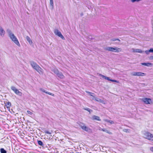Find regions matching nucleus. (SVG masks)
Returning <instances> with one entry per match:
<instances>
[{
  "instance_id": "obj_27",
  "label": "nucleus",
  "mask_w": 153,
  "mask_h": 153,
  "mask_svg": "<svg viewBox=\"0 0 153 153\" xmlns=\"http://www.w3.org/2000/svg\"><path fill=\"white\" fill-rule=\"evenodd\" d=\"M44 133H45L46 134H51V132H50L49 131H47L46 130H44Z\"/></svg>"
},
{
  "instance_id": "obj_3",
  "label": "nucleus",
  "mask_w": 153,
  "mask_h": 153,
  "mask_svg": "<svg viewBox=\"0 0 153 153\" xmlns=\"http://www.w3.org/2000/svg\"><path fill=\"white\" fill-rule=\"evenodd\" d=\"M105 49L109 51L117 53L121 52L122 51V49L121 48L117 47H106L105 48Z\"/></svg>"
},
{
  "instance_id": "obj_31",
  "label": "nucleus",
  "mask_w": 153,
  "mask_h": 153,
  "mask_svg": "<svg viewBox=\"0 0 153 153\" xmlns=\"http://www.w3.org/2000/svg\"><path fill=\"white\" fill-rule=\"evenodd\" d=\"M46 93L47 94H49L50 95H52V96H53L54 95V94H52V93H51L50 92H48V91L46 92Z\"/></svg>"
},
{
  "instance_id": "obj_2",
  "label": "nucleus",
  "mask_w": 153,
  "mask_h": 153,
  "mask_svg": "<svg viewBox=\"0 0 153 153\" xmlns=\"http://www.w3.org/2000/svg\"><path fill=\"white\" fill-rule=\"evenodd\" d=\"M143 135L145 138L153 141V134L149 132L145 131L143 133Z\"/></svg>"
},
{
  "instance_id": "obj_19",
  "label": "nucleus",
  "mask_w": 153,
  "mask_h": 153,
  "mask_svg": "<svg viewBox=\"0 0 153 153\" xmlns=\"http://www.w3.org/2000/svg\"><path fill=\"white\" fill-rule=\"evenodd\" d=\"M7 32L9 34V37L10 36H11L13 34L12 33L11 30L9 29H7Z\"/></svg>"
},
{
  "instance_id": "obj_13",
  "label": "nucleus",
  "mask_w": 153,
  "mask_h": 153,
  "mask_svg": "<svg viewBox=\"0 0 153 153\" xmlns=\"http://www.w3.org/2000/svg\"><path fill=\"white\" fill-rule=\"evenodd\" d=\"M141 64L147 67L151 66L152 65V64L150 62H143L141 63Z\"/></svg>"
},
{
  "instance_id": "obj_34",
  "label": "nucleus",
  "mask_w": 153,
  "mask_h": 153,
  "mask_svg": "<svg viewBox=\"0 0 153 153\" xmlns=\"http://www.w3.org/2000/svg\"><path fill=\"white\" fill-rule=\"evenodd\" d=\"M109 123H110L111 124H113L114 123V122L113 121L110 120Z\"/></svg>"
},
{
  "instance_id": "obj_37",
  "label": "nucleus",
  "mask_w": 153,
  "mask_h": 153,
  "mask_svg": "<svg viewBox=\"0 0 153 153\" xmlns=\"http://www.w3.org/2000/svg\"><path fill=\"white\" fill-rule=\"evenodd\" d=\"M104 121L105 122L109 123L110 120L108 119H105V120Z\"/></svg>"
},
{
  "instance_id": "obj_14",
  "label": "nucleus",
  "mask_w": 153,
  "mask_h": 153,
  "mask_svg": "<svg viewBox=\"0 0 153 153\" xmlns=\"http://www.w3.org/2000/svg\"><path fill=\"white\" fill-rule=\"evenodd\" d=\"M92 118L93 120H95L98 121L101 120V119H100V117L96 115L93 116L92 117Z\"/></svg>"
},
{
  "instance_id": "obj_25",
  "label": "nucleus",
  "mask_w": 153,
  "mask_h": 153,
  "mask_svg": "<svg viewBox=\"0 0 153 153\" xmlns=\"http://www.w3.org/2000/svg\"><path fill=\"white\" fill-rule=\"evenodd\" d=\"M111 40L112 41H120V40L116 38H113L111 39Z\"/></svg>"
},
{
  "instance_id": "obj_18",
  "label": "nucleus",
  "mask_w": 153,
  "mask_h": 153,
  "mask_svg": "<svg viewBox=\"0 0 153 153\" xmlns=\"http://www.w3.org/2000/svg\"><path fill=\"white\" fill-rule=\"evenodd\" d=\"M57 75L61 79H63L64 77V76L60 72H59Z\"/></svg>"
},
{
  "instance_id": "obj_33",
  "label": "nucleus",
  "mask_w": 153,
  "mask_h": 153,
  "mask_svg": "<svg viewBox=\"0 0 153 153\" xmlns=\"http://www.w3.org/2000/svg\"><path fill=\"white\" fill-rule=\"evenodd\" d=\"M149 51L151 53H153V48H151L149 49Z\"/></svg>"
},
{
  "instance_id": "obj_42",
  "label": "nucleus",
  "mask_w": 153,
  "mask_h": 153,
  "mask_svg": "<svg viewBox=\"0 0 153 153\" xmlns=\"http://www.w3.org/2000/svg\"><path fill=\"white\" fill-rule=\"evenodd\" d=\"M89 38L91 39H92V38L91 37V38H90V36L89 37Z\"/></svg>"
},
{
  "instance_id": "obj_30",
  "label": "nucleus",
  "mask_w": 153,
  "mask_h": 153,
  "mask_svg": "<svg viewBox=\"0 0 153 153\" xmlns=\"http://www.w3.org/2000/svg\"><path fill=\"white\" fill-rule=\"evenodd\" d=\"M40 91H42V92H44V93H46V92L47 91H45V90L44 89H43L42 88H40Z\"/></svg>"
},
{
  "instance_id": "obj_21",
  "label": "nucleus",
  "mask_w": 153,
  "mask_h": 153,
  "mask_svg": "<svg viewBox=\"0 0 153 153\" xmlns=\"http://www.w3.org/2000/svg\"><path fill=\"white\" fill-rule=\"evenodd\" d=\"M123 131L126 133H129L130 132V130L129 129H123Z\"/></svg>"
},
{
  "instance_id": "obj_22",
  "label": "nucleus",
  "mask_w": 153,
  "mask_h": 153,
  "mask_svg": "<svg viewBox=\"0 0 153 153\" xmlns=\"http://www.w3.org/2000/svg\"><path fill=\"white\" fill-rule=\"evenodd\" d=\"M11 104L10 102H7L6 103L7 107V108L10 107L11 106Z\"/></svg>"
},
{
  "instance_id": "obj_39",
  "label": "nucleus",
  "mask_w": 153,
  "mask_h": 153,
  "mask_svg": "<svg viewBox=\"0 0 153 153\" xmlns=\"http://www.w3.org/2000/svg\"><path fill=\"white\" fill-rule=\"evenodd\" d=\"M150 59H153V56H152L150 57Z\"/></svg>"
},
{
  "instance_id": "obj_38",
  "label": "nucleus",
  "mask_w": 153,
  "mask_h": 153,
  "mask_svg": "<svg viewBox=\"0 0 153 153\" xmlns=\"http://www.w3.org/2000/svg\"><path fill=\"white\" fill-rule=\"evenodd\" d=\"M150 150L153 152V147H151L150 148Z\"/></svg>"
},
{
  "instance_id": "obj_17",
  "label": "nucleus",
  "mask_w": 153,
  "mask_h": 153,
  "mask_svg": "<svg viewBox=\"0 0 153 153\" xmlns=\"http://www.w3.org/2000/svg\"><path fill=\"white\" fill-rule=\"evenodd\" d=\"M26 39L27 41L29 42L30 45H31L33 43V42L29 37L28 36H27L26 37Z\"/></svg>"
},
{
  "instance_id": "obj_12",
  "label": "nucleus",
  "mask_w": 153,
  "mask_h": 153,
  "mask_svg": "<svg viewBox=\"0 0 153 153\" xmlns=\"http://www.w3.org/2000/svg\"><path fill=\"white\" fill-rule=\"evenodd\" d=\"M94 100L97 101L101 103L102 104H105V102L103 100H102L97 97H95Z\"/></svg>"
},
{
  "instance_id": "obj_1",
  "label": "nucleus",
  "mask_w": 153,
  "mask_h": 153,
  "mask_svg": "<svg viewBox=\"0 0 153 153\" xmlns=\"http://www.w3.org/2000/svg\"><path fill=\"white\" fill-rule=\"evenodd\" d=\"M30 62L33 68L36 71L40 74H43V70L36 62L33 61H30Z\"/></svg>"
},
{
  "instance_id": "obj_10",
  "label": "nucleus",
  "mask_w": 153,
  "mask_h": 153,
  "mask_svg": "<svg viewBox=\"0 0 153 153\" xmlns=\"http://www.w3.org/2000/svg\"><path fill=\"white\" fill-rule=\"evenodd\" d=\"M143 101L145 103L147 104H150L152 102V100L151 99L146 98L143 99Z\"/></svg>"
},
{
  "instance_id": "obj_20",
  "label": "nucleus",
  "mask_w": 153,
  "mask_h": 153,
  "mask_svg": "<svg viewBox=\"0 0 153 153\" xmlns=\"http://www.w3.org/2000/svg\"><path fill=\"white\" fill-rule=\"evenodd\" d=\"M0 150L1 153H7V151L4 148H1Z\"/></svg>"
},
{
  "instance_id": "obj_24",
  "label": "nucleus",
  "mask_w": 153,
  "mask_h": 153,
  "mask_svg": "<svg viewBox=\"0 0 153 153\" xmlns=\"http://www.w3.org/2000/svg\"><path fill=\"white\" fill-rule=\"evenodd\" d=\"M50 0V4L51 6L52 7V8H53V0Z\"/></svg>"
},
{
  "instance_id": "obj_23",
  "label": "nucleus",
  "mask_w": 153,
  "mask_h": 153,
  "mask_svg": "<svg viewBox=\"0 0 153 153\" xmlns=\"http://www.w3.org/2000/svg\"><path fill=\"white\" fill-rule=\"evenodd\" d=\"M102 130L103 131H104V132H105L108 134H111V132H110L109 131L106 130V129H102Z\"/></svg>"
},
{
  "instance_id": "obj_5",
  "label": "nucleus",
  "mask_w": 153,
  "mask_h": 153,
  "mask_svg": "<svg viewBox=\"0 0 153 153\" xmlns=\"http://www.w3.org/2000/svg\"><path fill=\"white\" fill-rule=\"evenodd\" d=\"M79 126L83 130L88 132L91 131V129L85 126L84 124L81 123L79 124Z\"/></svg>"
},
{
  "instance_id": "obj_41",
  "label": "nucleus",
  "mask_w": 153,
  "mask_h": 153,
  "mask_svg": "<svg viewBox=\"0 0 153 153\" xmlns=\"http://www.w3.org/2000/svg\"><path fill=\"white\" fill-rule=\"evenodd\" d=\"M28 2L29 3H31V0H28Z\"/></svg>"
},
{
  "instance_id": "obj_28",
  "label": "nucleus",
  "mask_w": 153,
  "mask_h": 153,
  "mask_svg": "<svg viewBox=\"0 0 153 153\" xmlns=\"http://www.w3.org/2000/svg\"><path fill=\"white\" fill-rule=\"evenodd\" d=\"M84 109L88 111V112H90L91 111H92L90 109L88 108H84Z\"/></svg>"
},
{
  "instance_id": "obj_7",
  "label": "nucleus",
  "mask_w": 153,
  "mask_h": 153,
  "mask_svg": "<svg viewBox=\"0 0 153 153\" xmlns=\"http://www.w3.org/2000/svg\"><path fill=\"white\" fill-rule=\"evenodd\" d=\"M54 33L55 34L61 38L63 40H65V38L61 34V32L59 31L58 29H56L54 30Z\"/></svg>"
},
{
  "instance_id": "obj_6",
  "label": "nucleus",
  "mask_w": 153,
  "mask_h": 153,
  "mask_svg": "<svg viewBox=\"0 0 153 153\" xmlns=\"http://www.w3.org/2000/svg\"><path fill=\"white\" fill-rule=\"evenodd\" d=\"M131 75L133 76H144L146 75V74L141 72H133L131 73Z\"/></svg>"
},
{
  "instance_id": "obj_9",
  "label": "nucleus",
  "mask_w": 153,
  "mask_h": 153,
  "mask_svg": "<svg viewBox=\"0 0 153 153\" xmlns=\"http://www.w3.org/2000/svg\"><path fill=\"white\" fill-rule=\"evenodd\" d=\"M99 76H101L102 78H104L105 79L107 80L108 81H111L112 82H116L117 83H119V81H118L110 79L109 77L103 75H102V74H100Z\"/></svg>"
},
{
  "instance_id": "obj_8",
  "label": "nucleus",
  "mask_w": 153,
  "mask_h": 153,
  "mask_svg": "<svg viewBox=\"0 0 153 153\" xmlns=\"http://www.w3.org/2000/svg\"><path fill=\"white\" fill-rule=\"evenodd\" d=\"M11 89L13 90L14 93L17 95L20 96H21L22 95V93L19 91L15 87L13 86H12L11 87Z\"/></svg>"
},
{
  "instance_id": "obj_43",
  "label": "nucleus",
  "mask_w": 153,
  "mask_h": 153,
  "mask_svg": "<svg viewBox=\"0 0 153 153\" xmlns=\"http://www.w3.org/2000/svg\"><path fill=\"white\" fill-rule=\"evenodd\" d=\"M73 153V152H70V153Z\"/></svg>"
},
{
  "instance_id": "obj_36",
  "label": "nucleus",
  "mask_w": 153,
  "mask_h": 153,
  "mask_svg": "<svg viewBox=\"0 0 153 153\" xmlns=\"http://www.w3.org/2000/svg\"><path fill=\"white\" fill-rule=\"evenodd\" d=\"M104 121L105 122L109 123L110 120L108 119H105V120Z\"/></svg>"
},
{
  "instance_id": "obj_32",
  "label": "nucleus",
  "mask_w": 153,
  "mask_h": 153,
  "mask_svg": "<svg viewBox=\"0 0 153 153\" xmlns=\"http://www.w3.org/2000/svg\"><path fill=\"white\" fill-rule=\"evenodd\" d=\"M145 52L147 54H149V52H150V51H149V50L146 51Z\"/></svg>"
},
{
  "instance_id": "obj_40",
  "label": "nucleus",
  "mask_w": 153,
  "mask_h": 153,
  "mask_svg": "<svg viewBox=\"0 0 153 153\" xmlns=\"http://www.w3.org/2000/svg\"><path fill=\"white\" fill-rule=\"evenodd\" d=\"M83 13H80V16H83Z\"/></svg>"
},
{
  "instance_id": "obj_15",
  "label": "nucleus",
  "mask_w": 153,
  "mask_h": 153,
  "mask_svg": "<svg viewBox=\"0 0 153 153\" xmlns=\"http://www.w3.org/2000/svg\"><path fill=\"white\" fill-rule=\"evenodd\" d=\"M132 50L133 51V52H137L141 53L143 52L141 50L139 49H134V48H132Z\"/></svg>"
},
{
  "instance_id": "obj_4",
  "label": "nucleus",
  "mask_w": 153,
  "mask_h": 153,
  "mask_svg": "<svg viewBox=\"0 0 153 153\" xmlns=\"http://www.w3.org/2000/svg\"><path fill=\"white\" fill-rule=\"evenodd\" d=\"M11 39L18 46L20 47V45L16 37L15 36L14 34L12 35L10 37Z\"/></svg>"
},
{
  "instance_id": "obj_11",
  "label": "nucleus",
  "mask_w": 153,
  "mask_h": 153,
  "mask_svg": "<svg viewBox=\"0 0 153 153\" xmlns=\"http://www.w3.org/2000/svg\"><path fill=\"white\" fill-rule=\"evenodd\" d=\"M5 31L3 27L0 26V35L1 36L3 37L4 36L5 34Z\"/></svg>"
},
{
  "instance_id": "obj_29",
  "label": "nucleus",
  "mask_w": 153,
  "mask_h": 153,
  "mask_svg": "<svg viewBox=\"0 0 153 153\" xmlns=\"http://www.w3.org/2000/svg\"><path fill=\"white\" fill-rule=\"evenodd\" d=\"M86 92L88 93V94H90V96H92V97H94L93 95H92V94H94L93 93H91V92H90L88 91H86Z\"/></svg>"
},
{
  "instance_id": "obj_26",
  "label": "nucleus",
  "mask_w": 153,
  "mask_h": 153,
  "mask_svg": "<svg viewBox=\"0 0 153 153\" xmlns=\"http://www.w3.org/2000/svg\"><path fill=\"white\" fill-rule=\"evenodd\" d=\"M53 71L54 72V73L55 74H56V75H57L58 73L59 72L58 70L57 69H54L53 70Z\"/></svg>"
},
{
  "instance_id": "obj_35",
  "label": "nucleus",
  "mask_w": 153,
  "mask_h": 153,
  "mask_svg": "<svg viewBox=\"0 0 153 153\" xmlns=\"http://www.w3.org/2000/svg\"><path fill=\"white\" fill-rule=\"evenodd\" d=\"M27 112L28 114H32V113L29 111H27Z\"/></svg>"
},
{
  "instance_id": "obj_16",
  "label": "nucleus",
  "mask_w": 153,
  "mask_h": 153,
  "mask_svg": "<svg viewBox=\"0 0 153 153\" xmlns=\"http://www.w3.org/2000/svg\"><path fill=\"white\" fill-rule=\"evenodd\" d=\"M37 142L39 146H41L43 147H44L45 145L42 141L40 140H37Z\"/></svg>"
}]
</instances>
